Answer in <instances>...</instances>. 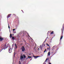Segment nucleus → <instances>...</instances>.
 <instances>
[{
    "label": "nucleus",
    "mask_w": 64,
    "mask_h": 64,
    "mask_svg": "<svg viewBox=\"0 0 64 64\" xmlns=\"http://www.w3.org/2000/svg\"><path fill=\"white\" fill-rule=\"evenodd\" d=\"M38 50H39V48H38Z\"/></svg>",
    "instance_id": "obj_34"
},
{
    "label": "nucleus",
    "mask_w": 64,
    "mask_h": 64,
    "mask_svg": "<svg viewBox=\"0 0 64 64\" xmlns=\"http://www.w3.org/2000/svg\"><path fill=\"white\" fill-rule=\"evenodd\" d=\"M22 11V12L23 13H24V12H23V11L22 10H21Z\"/></svg>",
    "instance_id": "obj_24"
},
{
    "label": "nucleus",
    "mask_w": 64,
    "mask_h": 64,
    "mask_svg": "<svg viewBox=\"0 0 64 64\" xmlns=\"http://www.w3.org/2000/svg\"><path fill=\"white\" fill-rule=\"evenodd\" d=\"M12 48H10L9 49V50H8L9 53H11L12 52Z\"/></svg>",
    "instance_id": "obj_4"
},
{
    "label": "nucleus",
    "mask_w": 64,
    "mask_h": 64,
    "mask_svg": "<svg viewBox=\"0 0 64 64\" xmlns=\"http://www.w3.org/2000/svg\"><path fill=\"white\" fill-rule=\"evenodd\" d=\"M48 44H46L47 45H48Z\"/></svg>",
    "instance_id": "obj_33"
},
{
    "label": "nucleus",
    "mask_w": 64,
    "mask_h": 64,
    "mask_svg": "<svg viewBox=\"0 0 64 64\" xmlns=\"http://www.w3.org/2000/svg\"><path fill=\"white\" fill-rule=\"evenodd\" d=\"M23 56L24 58H26V56H25V55L23 54Z\"/></svg>",
    "instance_id": "obj_11"
},
{
    "label": "nucleus",
    "mask_w": 64,
    "mask_h": 64,
    "mask_svg": "<svg viewBox=\"0 0 64 64\" xmlns=\"http://www.w3.org/2000/svg\"><path fill=\"white\" fill-rule=\"evenodd\" d=\"M44 46H45V44H44Z\"/></svg>",
    "instance_id": "obj_30"
},
{
    "label": "nucleus",
    "mask_w": 64,
    "mask_h": 64,
    "mask_svg": "<svg viewBox=\"0 0 64 64\" xmlns=\"http://www.w3.org/2000/svg\"><path fill=\"white\" fill-rule=\"evenodd\" d=\"M47 49H50L49 48H47Z\"/></svg>",
    "instance_id": "obj_32"
},
{
    "label": "nucleus",
    "mask_w": 64,
    "mask_h": 64,
    "mask_svg": "<svg viewBox=\"0 0 64 64\" xmlns=\"http://www.w3.org/2000/svg\"><path fill=\"white\" fill-rule=\"evenodd\" d=\"M19 64H21V62H20V61H19Z\"/></svg>",
    "instance_id": "obj_20"
},
{
    "label": "nucleus",
    "mask_w": 64,
    "mask_h": 64,
    "mask_svg": "<svg viewBox=\"0 0 64 64\" xmlns=\"http://www.w3.org/2000/svg\"><path fill=\"white\" fill-rule=\"evenodd\" d=\"M22 56H21L20 57V60H22L24 58L23 56V54H21Z\"/></svg>",
    "instance_id": "obj_5"
},
{
    "label": "nucleus",
    "mask_w": 64,
    "mask_h": 64,
    "mask_svg": "<svg viewBox=\"0 0 64 64\" xmlns=\"http://www.w3.org/2000/svg\"><path fill=\"white\" fill-rule=\"evenodd\" d=\"M28 58H29V59H30V58H32V57L30 56H28Z\"/></svg>",
    "instance_id": "obj_15"
},
{
    "label": "nucleus",
    "mask_w": 64,
    "mask_h": 64,
    "mask_svg": "<svg viewBox=\"0 0 64 64\" xmlns=\"http://www.w3.org/2000/svg\"><path fill=\"white\" fill-rule=\"evenodd\" d=\"M46 49H45V51H44V53L45 52H46Z\"/></svg>",
    "instance_id": "obj_21"
},
{
    "label": "nucleus",
    "mask_w": 64,
    "mask_h": 64,
    "mask_svg": "<svg viewBox=\"0 0 64 64\" xmlns=\"http://www.w3.org/2000/svg\"><path fill=\"white\" fill-rule=\"evenodd\" d=\"M12 40H14L15 39V38L14 37H12Z\"/></svg>",
    "instance_id": "obj_14"
},
{
    "label": "nucleus",
    "mask_w": 64,
    "mask_h": 64,
    "mask_svg": "<svg viewBox=\"0 0 64 64\" xmlns=\"http://www.w3.org/2000/svg\"><path fill=\"white\" fill-rule=\"evenodd\" d=\"M1 38V36H0V38Z\"/></svg>",
    "instance_id": "obj_29"
},
{
    "label": "nucleus",
    "mask_w": 64,
    "mask_h": 64,
    "mask_svg": "<svg viewBox=\"0 0 64 64\" xmlns=\"http://www.w3.org/2000/svg\"><path fill=\"white\" fill-rule=\"evenodd\" d=\"M22 48H21V49H22V52H23L25 50V48L23 46L22 47Z\"/></svg>",
    "instance_id": "obj_3"
},
{
    "label": "nucleus",
    "mask_w": 64,
    "mask_h": 64,
    "mask_svg": "<svg viewBox=\"0 0 64 64\" xmlns=\"http://www.w3.org/2000/svg\"><path fill=\"white\" fill-rule=\"evenodd\" d=\"M8 28H9V29H10V26H9V24H8Z\"/></svg>",
    "instance_id": "obj_19"
},
{
    "label": "nucleus",
    "mask_w": 64,
    "mask_h": 64,
    "mask_svg": "<svg viewBox=\"0 0 64 64\" xmlns=\"http://www.w3.org/2000/svg\"><path fill=\"white\" fill-rule=\"evenodd\" d=\"M16 33V32H15Z\"/></svg>",
    "instance_id": "obj_36"
},
{
    "label": "nucleus",
    "mask_w": 64,
    "mask_h": 64,
    "mask_svg": "<svg viewBox=\"0 0 64 64\" xmlns=\"http://www.w3.org/2000/svg\"><path fill=\"white\" fill-rule=\"evenodd\" d=\"M11 14H8V15L7 16V18H8V19L9 17H11Z\"/></svg>",
    "instance_id": "obj_6"
},
{
    "label": "nucleus",
    "mask_w": 64,
    "mask_h": 64,
    "mask_svg": "<svg viewBox=\"0 0 64 64\" xmlns=\"http://www.w3.org/2000/svg\"><path fill=\"white\" fill-rule=\"evenodd\" d=\"M4 39H3V38H0V42H1V41H2L4 40Z\"/></svg>",
    "instance_id": "obj_8"
},
{
    "label": "nucleus",
    "mask_w": 64,
    "mask_h": 64,
    "mask_svg": "<svg viewBox=\"0 0 64 64\" xmlns=\"http://www.w3.org/2000/svg\"><path fill=\"white\" fill-rule=\"evenodd\" d=\"M10 38H11L12 37V34H10Z\"/></svg>",
    "instance_id": "obj_13"
},
{
    "label": "nucleus",
    "mask_w": 64,
    "mask_h": 64,
    "mask_svg": "<svg viewBox=\"0 0 64 64\" xmlns=\"http://www.w3.org/2000/svg\"><path fill=\"white\" fill-rule=\"evenodd\" d=\"M1 52V51H0V52Z\"/></svg>",
    "instance_id": "obj_35"
},
{
    "label": "nucleus",
    "mask_w": 64,
    "mask_h": 64,
    "mask_svg": "<svg viewBox=\"0 0 64 64\" xmlns=\"http://www.w3.org/2000/svg\"><path fill=\"white\" fill-rule=\"evenodd\" d=\"M47 60H48V58H47L45 62H47Z\"/></svg>",
    "instance_id": "obj_18"
},
{
    "label": "nucleus",
    "mask_w": 64,
    "mask_h": 64,
    "mask_svg": "<svg viewBox=\"0 0 64 64\" xmlns=\"http://www.w3.org/2000/svg\"><path fill=\"white\" fill-rule=\"evenodd\" d=\"M45 42H44V43H45Z\"/></svg>",
    "instance_id": "obj_31"
},
{
    "label": "nucleus",
    "mask_w": 64,
    "mask_h": 64,
    "mask_svg": "<svg viewBox=\"0 0 64 64\" xmlns=\"http://www.w3.org/2000/svg\"><path fill=\"white\" fill-rule=\"evenodd\" d=\"M3 47H4L3 48H2V49H1L0 50V51H2V50H3V49H4L5 50V49H6L7 48V46H6V44H4L3 45Z\"/></svg>",
    "instance_id": "obj_1"
},
{
    "label": "nucleus",
    "mask_w": 64,
    "mask_h": 64,
    "mask_svg": "<svg viewBox=\"0 0 64 64\" xmlns=\"http://www.w3.org/2000/svg\"><path fill=\"white\" fill-rule=\"evenodd\" d=\"M34 57H35V58H38V57H39V56H34Z\"/></svg>",
    "instance_id": "obj_12"
},
{
    "label": "nucleus",
    "mask_w": 64,
    "mask_h": 64,
    "mask_svg": "<svg viewBox=\"0 0 64 64\" xmlns=\"http://www.w3.org/2000/svg\"><path fill=\"white\" fill-rule=\"evenodd\" d=\"M40 47H41V50H42V47H41V46H40Z\"/></svg>",
    "instance_id": "obj_25"
},
{
    "label": "nucleus",
    "mask_w": 64,
    "mask_h": 64,
    "mask_svg": "<svg viewBox=\"0 0 64 64\" xmlns=\"http://www.w3.org/2000/svg\"><path fill=\"white\" fill-rule=\"evenodd\" d=\"M15 46L16 47V49L17 48V45H16V44H15Z\"/></svg>",
    "instance_id": "obj_10"
},
{
    "label": "nucleus",
    "mask_w": 64,
    "mask_h": 64,
    "mask_svg": "<svg viewBox=\"0 0 64 64\" xmlns=\"http://www.w3.org/2000/svg\"><path fill=\"white\" fill-rule=\"evenodd\" d=\"M15 30V29H13V31H14V30Z\"/></svg>",
    "instance_id": "obj_22"
},
{
    "label": "nucleus",
    "mask_w": 64,
    "mask_h": 64,
    "mask_svg": "<svg viewBox=\"0 0 64 64\" xmlns=\"http://www.w3.org/2000/svg\"><path fill=\"white\" fill-rule=\"evenodd\" d=\"M49 64H51V63H50V62L49 63Z\"/></svg>",
    "instance_id": "obj_28"
},
{
    "label": "nucleus",
    "mask_w": 64,
    "mask_h": 64,
    "mask_svg": "<svg viewBox=\"0 0 64 64\" xmlns=\"http://www.w3.org/2000/svg\"><path fill=\"white\" fill-rule=\"evenodd\" d=\"M64 24H63V25L62 26V28L61 29V32H62V34H63V31H64Z\"/></svg>",
    "instance_id": "obj_2"
},
{
    "label": "nucleus",
    "mask_w": 64,
    "mask_h": 64,
    "mask_svg": "<svg viewBox=\"0 0 64 64\" xmlns=\"http://www.w3.org/2000/svg\"><path fill=\"white\" fill-rule=\"evenodd\" d=\"M12 45H13V44Z\"/></svg>",
    "instance_id": "obj_37"
},
{
    "label": "nucleus",
    "mask_w": 64,
    "mask_h": 64,
    "mask_svg": "<svg viewBox=\"0 0 64 64\" xmlns=\"http://www.w3.org/2000/svg\"><path fill=\"white\" fill-rule=\"evenodd\" d=\"M53 33H54V32L52 31L50 33V34H53Z\"/></svg>",
    "instance_id": "obj_16"
},
{
    "label": "nucleus",
    "mask_w": 64,
    "mask_h": 64,
    "mask_svg": "<svg viewBox=\"0 0 64 64\" xmlns=\"http://www.w3.org/2000/svg\"><path fill=\"white\" fill-rule=\"evenodd\" d=\"M62 38H63V36H62L61 37H60V44L61 43V39H62Z\"/></svg>",
    "instance_id": "obj_7"
},
{
    "label": "nucleus",
    "mask_w": 64,
    "mask_h": 64,
    "mask_svg": "<svg viewBox=\"0 0 64 64\" xmlns=\"http://www.w3.org/2000/svg\"><path fill=\"white\" fill-rule=\"evenodd\" d=\"M15 52H14V56H15Z\"/></svg>",
    "instance_id": "obj_26"
},
{
    "label": "nucleus",
    "mask_w": 64,
    "mask_h": 64,
    "mask_svg": "<svg viewBox=\"0 0 64 64\" xmlns=\"http://www.w3.org/2000/svg\"><path fill=\"white\" fill-rule=\"evenodd\" d=\"M47 46H49V44H48Z\"/></svg>",
    "instance_id": "obj_27"
},
{
    "label": "nucleus",
    "mask_w": 64,
    "mask_h": 64,
    "mask_svg": "<svg viewBox=\"0 0 64 64\" xmlns=\"http://www.w3.org/2000/svg\"><path fill=\"white\" fill-rule=\"evenodd\" d=\"M48 56H50V52H49L48 53Z\"/></svg>",
    "instance_id": "obj_9"
},
{
    "label": "nucleus",
    "mask_w": 64,
    "mask_h": 64,
    "mask_svg": "<svg viewBox=\"0 0 64 64\" xmlns=\"http://www.w3.org/2000/svg\"><path fill=\"white\" fill-rule=\"evenodd\" d=\"M28 56H30L31 55V54H28Z\"/></svg>",
    "instance_id": "obj_23"
},
{
    "label": "nucleus",
    "mask_w": 64,
    "mask_h": 64,
    "mask_svg": "<svg viewBox=\"0 0 64 64\" xmlns=\"http://www.w3.org/2000/svg\"><path fill=\"white\" fill-rule=\"evenodd\" d=\"M46 38V39L45 40H44V42H46V40H47V38Z\"/></svg>",
    "instance_id": "obj_17"
}]
</instances>
